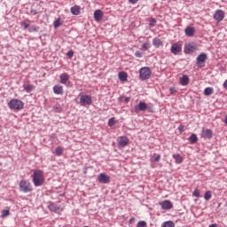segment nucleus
Here are the masks:
<instances>
[{
    "label": "nucleus",
    "instance_id": "34",
    "mask_svg": "<svg viewBox=\"0 0 227 227\" xmlns=\"http://www.w3.org/2000/svg\"><path fill=\"white\" fill-rule=\"evenodd\" d=\"M155 24H157V20L155 19H151L149 21V26H151V27H154Z\"/></svg>",
    "mask_w": 227,
    "mask_h": 227
},
{
    "label": "nucleus",
    "instance_id": "33",
    "mask_svg": "<svg viewBox=\"0 0 227 227\" xmlns=\"http://www.w3.org/2000/svg\"><path fill=\"white\" fill-rule=\"evenodd\" d=\"M55 153H56L57 155H63V148H61V147H57V148L55 149Z\"/></svg>",
    "mask_w": 227,
    "mask_h": 227
},
{
    "label": "nucleus",
    "instance_id": "2",
    "mask_svg": "<svg viewBox=\"0 0 227 227\" xmlns=\"http://www.w3.org/2000/svg\"><path fill=\"white\" fill-rule=\"evenodd\" d=\"M8 106L12 111H20V109H24V102L20 99H11L8 103Z\"/></svg>",
    "mask_w": 227,
    "mask_h": 227
},
{
    "label": "nucleus",
    "instance_id": "47",
    "mask_svg": "<svg viewBox=\"0 0 227 227\" xmlns=\"http://www.w3.org/2000/svg\"><path fill=\"white\" fill-rule=\"evenodd\" d=\"M129 3H131V4H136V3H137V1L139 0H129Z\"/></svg>",
    "mask_w": 227,
    "mask_h": 227
},
{
    "label": "nucleus",
    "instance_id": "28",
    "mask_svg": "<svg viewBox=\"0 0 227 227\" xmlns=\"http://www.w3.org/2000/svg\"><path fill=\"white\" fill-rule=\"evenodd\" d=\"M48 208H49V210H51V212H59V207L54 204H50L48 206Z\"/></svg>",
    "mask_w": 227,
    "mask_h": 227
},
{
    "label": "nucleus",
    "instance_id": "7",
    "mask_svg": "<svg viewBox=\"0 0 227 227\" xmlns=\"http://www.w3.org/2000/svg\"><path fill=\"white\" fill-rule=\"evenodd\" d=\"M212 136H214V132L212 129L203 128L200 132V137L202 139H212Z\"/></svg>",
    "mask_w": 227,
    "mask_h": 227
},
{
    "label": "nucleus",
    "instance_id": "23",
    "mask_svg": "<svg viewBox=\"0 0 227 227\" xmlns=\"http://www.w3.org/2000/svg\"><path fill=\"white\" fill-rule=\"evenodd\" d=\"M173 159L176 161V164H182L184 159L182 158V156H180V154H173Z\"/></svg>",
    "mask_w": 227,
    "mask_h": 227
},
{
    "label": "nucleus",
    "instance_id": "40",
    "mask_svg": "<svg viewBox=\"0 0 227 227\" xmlns=\"http://www.w3.org/2000/svg\"><path fill=\"white\" fill-rule=\"evenodd\" d=\"M67 58L72 59L74 58V51H69L67 53Z\"/></svg>",
    "mask_w": 227,
    "mask_h": 227
},
{
    "label": "nucleus",
    "instance_id": "12",
    "mask_svg": "<svg viewBox=\"0 0 227 227\" xmlns=\"http://www.w3.org/2000/svg\"><path fill=\"white\" fill-rule=\"evenodd\" d=\"M146 109H148V105L143 101H140L139 104L135 106V113H139V111H146Z\"/></svg>",
    "mask_w": 227,
    "mask_h": 227
},
{
    "label": "nucleus",
    "instance_id": "3",
    "mask_svg": "<svg viewBox=\"0 0 227 227\" xmlns=\"http://www.w3.org/2000/svg\"><path fill=\"white\" fill-rule=\"evenodd\" d=\"M139 77L141 81H148L150 77H152V69L148 67H145L140 68L139 70Z\"/></svg>",
    "mask_w": 227,
    "mask_h": 227
},
{
    "label": "nucleus",
    "instance_id": "38",
    "mask_svg": "<svg viewBox=\"0 0 227 227\" xmlns=\"http://www.w3.org/2000/svg\"><path fill=\"white\" fill-rule=\"evenodd\" d=\"M143 49H145V51H148V49H150V43H144L142 45Z\"/></svg>",
    "mask_w": 227,
    "mask_h": 227
},
{
    "label": "nucleus",
    "instance_id": "26",
    "mask_svg": "<svg viewBox=\"0 0 227 227\" xmlns=\"http://www.w3.org/2000/svg\"><path fill=\"white\" fill-rule=\"evenodd\" d=\"M118 76L120 81H121L122 82L127 81V77H129V75L125 72L119 73Z\"/></svg>",
    "mask_w": 227,
    "mask_h": 227
},
{
    "label": "nucleus",
    "instance_id": "32",
    "mask_svg": "<svg viewBox=\"0 0 227 227\" xmlns=\"http://www.w3.org/2000/svg\"><path fill=\"white\" fill-rule=\"evenodd\" d=\"M63 23H61V19H58L53 22V26L55 27V29H58V27H59L60 26H62Z\"/></svg>",
    "mask_w": 227,
    "mask_h": 227
},
{
    "label": "nucleus",
    "instance_id": "15",
    "mask_svg": "<svg viewBox=\"0 0 227 227\" xmlns=\"http://www.w3.org/2000/svg\"><path fill=\"white\" fill-rule=\"evenodd\" d=\"M61 84H67L70 81V75L67 73H63L59 75Z\"/></svg>",
    "mask_w": 227,
    "mask_h": 227
},
{
    "label": "nucleus",
    "instance_id": "6",
    "mask_svg": "<svg viewBox=\"0 0 227 227\" xmlns=\"http://www.w3.org/2000/svg\"><path fill=\"white\" fill-rule=\"evenodd\" d=\"M198 49L196 43H190L184 45V54H192Z\"/></svg>",
    "mask_w": 227,
    "mask_h": 227
},
{
    "label": "nucleus",
    "instance_id": "50",
    "mask_svg": "<svg viewBox=\"0 0 227 227\" xmlns=\"http://www.w3.org/2000/svg\"><path fill=\"white\" fill-rule=\"evenodd\" d=\"M208 227H217V224L213 223V224H210Z\"/></svg>",
    "mask_w": 227,
    "mask_h": 227
},
{
    "label": "nucleus",
    "instance_id": "30",
    "mask_svg": "<svg viewBox=\"0 0 227 227\" xmlns=\"http://www.w3.org/2000/svg\"><path fill=\"white\" fill-rule=\"evenodd\" d=\"M161 227H175V223L173 221H167L161 224Z\"/></svg>",
    "mask_w": 227,
    "mask_h": 227
},
{
    "label": "nucleus",
    "instance_id": "5",
    "mask_svg": "<svg viewBox=\"0 0 227 227\" xmlns=\"http://www.w3.org/2000/svg\"><path fill=\"white\" fill-rule=\"evenodd\" d=\"M207 53H200L198 57H197V67H199V68H203V67H205V62L207 59Z\"/></svg>",
    "mask_w": 227,
    "mask_h": 227
},
{
    "label": "nucleus",
    "instance_id": "49",
    "mask_svg": "<svg viewBox=\"0 0 227 227\" xmlns=\"http://www.w3.org/2000/svg\"><path fill=\"white\" fill-rule=\"evenodd\" d=\"M125 102L127 103V102H130V98H125Z\"/></svg>",
    "mask_w": 227,
    "mask_h": 227
},
{
    "label": "nucleus",
    "instance_id": "13",
    "mask_svg": "<svg viewBox=\"0 0 227 227\" xmlns=\"http://www.w3.org/2000/svg\"><path fill=\"white\" fill-rule=\"evenodd\" d=\"M160 205L162 210H171V208H173V203H171L170 200H163Z\"/></svg>",
    "mask_w": 227,
    "mask_h": 227
},
{
    "label": "nucleus",
    "instance_id": "21",
    "mask_svg": "<svg viewBox=\"0 0 227 227\" xmlns=\"http://www.w3.org/2000/svg\"><path fill=\"white\" fill-rule=\"evenodd\" d=\"M71 13L73 15H79V13H81V7H79V5L71 7Z\"/></svg>",
    "mask_w": 227,
    "mask_h": 227
},
{
    "label": "nucleus",
    "instance_id": "25",
    "mask_svg": "<svg viewBox=\"0 0 227 227\" xmlns=\"http://www.w3.org/2000/svg\"><path fill=\"white\" fill-rule=\"evenodd\" d=\"M214 93V89L212 87H207L204 90V95L206 97H210V95H212Z\"/></svg>",
    "mask_w": 227,
    "mask_h": 227
},
{
    "label": "nucleus",
    "instance_id": "14",
    "mask_svg": "<svg viewBox=\"0 0 227 227\" xmlns=\"http://www.w3.org/2000/svg\"><path fill=\"white\" fill-rule=\"evenodd\" d=\"M214 19L221 22L224 19V12L223 10H217L214 14Z\"/></svg>",
    "mask_w": 227,
    "mask_h": 227
},
{
    "label": "nucleus",
    "instance_id": "35",
    "mask_svg": "<svg viewBox=\"0 0 227 227\" xmlns=\"http://www.w3.org/2000/svg\"><path fill=\"white\" fill-rule=\"evenodd\" d=\"M137 227H146V222L145 221H140L137 223Z\"/></svg>",
    "mask_w": 227,
    "mask_h": 227
},
{
    "label": "nucleus",
    "instance_id": "41",
    "mask_svg": "<svg viewBox=\"0 0 227 227\" xmlns=\"http://www.w3.org/2000/svg\"><path fill=\"white\" fill-rule=\"evenodd\" d=\"M135 56H136V58H143V53L139 51H137L135 52Z\"/></svg>",
    "mask_w": 227,
    "mask_h": 227
},
{
    "label": "nucleus",
    "instance_id": "36",
    "mask_svg": "<svg viewBox=\"0 0 227 227\" xmlns=\"http://www.w3.org/2000/svg\"><path fill=\"white\" fill-rule=\"evenodd\" d=\"M10 214V210L8 209H4L2 211V217H7V215Z\"/></svg>",
    "mask_w": 227,
    "mask_h": 227
},
{
    "label": "nucleus",
    "instance_id": "4",
    "mask_svg": "<svg viewBox=\"0 0 227 227\" xmlns=\"http://www.w3.org/2000/svg\"><path fill=\"white\" fill-rule=\"evenodd\" d=\"M20 191L25 193L31 192L33 191V186L31 185V183L25 179H22L20 182Z\"/></svg>",
    "mask_w": 227,
    "mask_h": 227
},
{
    "label": "nucleus",
    "instance_id": "19",
    "mask_svg": "<svg viewBox=\"0 0 227 227\" xmlns=\"http://www.w3.org/2000/svg\"><path fill=\"white\" fill-rule=\"evenodd\" d=\"M180 84L181 86H187V84H189V76H187V74H184L182 76L180 79Z\"/></svg>",
    "mask_w": 227,
    "mask_h": 227
},
{
    "label": "nucleus",
    "instance_id": "29",
    "mask_svg": "<svg viewBox=\"0 0 227 227\" xmlns=\"http://www.w3.org/2000/svg\"><path fill=\"white\" fill-rule=\"evenodd\" d=\"M211 199H212V192L207 191L204 194V200H206V201H209V200Z\"/></svg>",
    "mask_w": 227,
    "mask_h": 227
},
{
    "label": "nucleus",
    "instance_id": "10",
    "mask_svg": "<svg viewBox=\"0 0 227 227\" xmlns=\"http://www.w3.org/2000/svg\"><path fill=\"white\" fill-rule=\"evenodd\" d=\"M170 52L175 56H176V54H178L179 52H182V44L178 43H175L174 44H172Z\"/></svg>",
    "mask_w": 227,
    "mask_h": 227
},
{
    "label": "nucleus",
    "instance_id": "27",
    "mask_svg": "<svg viewBox=\"0 0 227 227\" xmlns=\"http://www.w3.org/2000/svg\"><path fill=\"white\" fill-rule=\"evenodd\" d=\"M153 45L154 47H160V45H162V42H161L160 39H159V38H154V39L153 40Z\"/></svg>",
    "mask_w": 227,
    "mask_h": 227
},
{
    "label": "nucleus",
    "instance_id": "22",
    "mask_svg": "<svg viewBox=\"0 0 227 227\" xmlns=\"http://www.w3.org/2000/svg\"><path fill=\"white\" fill-rule=\"evenodd\" d=\"M188 141L191 145H195V143H198V136H196V134H192L188 138Z\"/></svg>",
    "mask_w": 227,
    "mask_h": 227
},
{
    "label": "nucleus",
    "instance_id": "11",
    "mask_svg": "<svg viewBox=\"0 0 227 227\" xmlns=\"http://www.w3.org/2000/svg\"><path fill=\"white\" fill-rule=\"evenodd\" d=\"M129 137H120L118 141V147L119 148H125L127 145H129Z\"/></svg>",
    "mask_w": 227,
    "mask_h": 227
},
{
    "label": "nucleus",
    "instance_id": "31",
    "mask_svg": "<svg viewBox=\"0 0 227 227\" xmlns=\"http://www.w3.org/2000/svg\"><path fill=\"white\" fill-rule=\"evenodd\" d=\"M39 30H40V27H36L35 25L28 28L29 33H38Z\"/></svg>",
    "mask_w": 227,
    "mask_h": 227
},
{
    "label": "nucleus",
    "instance_id": "18",
    "mask_svg": "<svg viewBox=\"0 0 227 227\" xmlns=\"http://www.w3.org/2000/svg\"><path fill=\"white\" fill-rule=\"evenodd\" d=\"M53 92L55 93V95H63V86L55 85L53 87Z\"/></svg>",
    "mask_w": 227,
    "mask_h": 227
},
{
    "label": "nucleus",
    "instance_id": "42",
    "mask_svg": "<svg viewBox=\"0 0 227 227\" xmlns=\"http://www.w3.org/2000/svg\"><path fill=\"white\" fill-rule=\"evenodd\" d=\"M193 196H195V198H200V191L195 190V191L193 192Z\"/></svg>",
    "mask_w": 227,
    "mask_h": 227
},
{
    "label": "nucleus",
    "instance_id": "43",
    "mask_svg": "<svg viewBox=\"0 0 227 227\" xmlns=\"http://www.w3.org/2000/svg\"><path fill=\"white\" fill-rule=\"evenodd\" d=\"M169 91H170V94H171V95H174V93H176V89H175V88H170V89H169Z\"/></svg>",
    "mask_w": 227,
    "mask_h": 227
},
{
    "label": "nucleus",
    "instance_id": "16",
    "mask_svg": "<svg viewBox=\"0 0 227 227\" xmlns=\"http://www.w3.org/2000/svg\"><path fill=\"white\" fill-rule=\"evenodd\" d=\"M184 33H185L186 36L192 37L196 33V29L193 27H187L184 29Z\"/></svg>",
    "mask_w": 227,
    "mask_h": 227
},
{
    "label": "nucleus",
    "instance_id": "44",
    "mask_svg": "<svg viewBox=\"0 0 227 227\" xmlns=\"http://www.w3.org/2000/svg\"><path fill=\"white\" fill-rule=\"evenodd\" d=\"M30 13H32V15H36L37 12L35 9H31Z\"/></svg>",
    "mask_w": 227,
    "mask_h": 227
},
{
    "label": "nucleus",
    "instance_id": "9",
    "mask_svg": "<svg viewBox=\"0 0 227 227\" xmlns=\"http://www.w3.org/2000/svg\"><path fill=\"white\" fill-rule=\"evenodd\" d=\"M98 182H99V184H109V182H111V177L106 173H101L98 176Z\"/></svg>",
    "mask_w": 227,
    "mask_h": 227
},
{
    "label": "nucleus",
    "instance_id": "37",
    "mask_svg": "<svg viewBox=\"0 0 227 227\" xmlns=\"http://www.w3.org/2000/svg\"><path fill=\"white\" fill-rule=\"evenodd\" d=\"M154 162H159L160 160V154L154 153Z\"/></svg>",
    "mask_w": 227,
    "mask_h": 227
},
{
    "label": "nucleus",
    "instance_id": "39",
    "mask_svg": "<svg viewBox=\"0 0 227 227\" xmlns=\"http://www.w3.org/2000/svg\"><path fill=\"white\" fill-rule=\"evenodd\" d=\"M115 121H114V118H111L108 121V125L109 127H113V125H114Z\"/></svg>",
    "mask_w": 227,
    "mask_h": 227
},
{
    "label": "nucleus",
    "instance_id": "46",
    "mask_svg": "<svg viewBox=\"0 0 227 227\" xmlns=\"http://www.w3.org/2000/svg\"><path fill=\"white\" fill-rule=\"evenodd\" d=\"M134 221H136V218L131 217L129 221V224H132V223H134Z\"/></svg>",
    "mask_w": 227,
    "mask_h": 227
},
{
    "label": "nucleus",
    "instance_id": "17",
    "mask_svg": "<svg viewBox=\"0 0 227 227\" xmlns=\"http://www.w3.org/2000/svg\"><path fill=\"white\" fill-rule=\"evenodd\" d=\"M102 17H104V13L100 10H97L94 12V19L97 22L102 20Z\"/></svg>",
    "mask_w": 227,
    "mask_h": 227
},
{
    "label": "nucleus",
    "instance_id": "1",
    "mask_svg": "<svg viewBox=\"0 0 227 227\" xmlns=\"http://www.w3.org/2000/svg\"><path fill=\"white\" fill-rule=\"evenodd\" d=\"M32 180L35 187H42L45 184V176L43 170L35 169L32 176Z\"/></svg>",
    "mask_w": 227,
    "mask_h": 227
},
{
    "label": "nucleus",
    "instance_id": "24",
    "mask_svg": "<svg viewBox=\"0 0 227 227\" xmlns=\"http://www.w3.org/2000/svg\"><path fill=\"white\" fill-rule=\"evenodd\" d=\"M21 27L23 29H27L29 26H31V20H25L23 22L20 23Z\"/></svg>",
    "mask_w": 227,
    "mask_h": 227
},
{
    "label": "nucleus",
    "instance_id": "48",
    "mask_svg": "<svg viewBox=\"0 0 227 227\" xmlns=\"http://www.w3.org/2000/svg\"><path fill=\"white\" fill-rule=\"evenodd\" d=\"M223 86L225 90H227V79L224 81Z\"/></svg>",
    "mask_w": 227,
    "mask_h": 227
},
{
    "label": "nucleus",
    "instance_id": "20",
    "mask_svg": "<svg viewBox=\"0 0 227 227\" xmlns=\"http://www.w3.org/2000/svg\"><path fill=\"white\" fill-rule=\"evenodd\" d=\"M23 89L26 90L27 93H31L33 90H35V86L29 83L23 84Z\"/></svg>",
    "mask_w": 227,
    "mask_h": 227
},
{
    "label": "nucleus",
    "instance_id": "8",
    "mask_svg": "<svg viewBox=\"0 0 227 227\" xmlns=\"http://www.w3.org/2000/svg\"><path fill=\"white\" fill-rule=\"evenodd\" d=\"M91 97L88 95H82L80 98V105L82 106H91Z\"/></svg>",
    "mask_w": 227,
    "mask_h": 227
},
{
    "label": "nucleus",
    "instance_id": "45",
    "mask_svg": "<svg viewBox=\"0 0 227 227\" xmlns=\"http://www.w3.org/2000/svg\"><path fill=\"white\" fill-rule=\"evenodd\" d=\"M178 130H179V132H184V126L180 125L178 127Z\"/></svg>",
    "mask_w": 227,
    "mask_h": 227
}]
</instances>
